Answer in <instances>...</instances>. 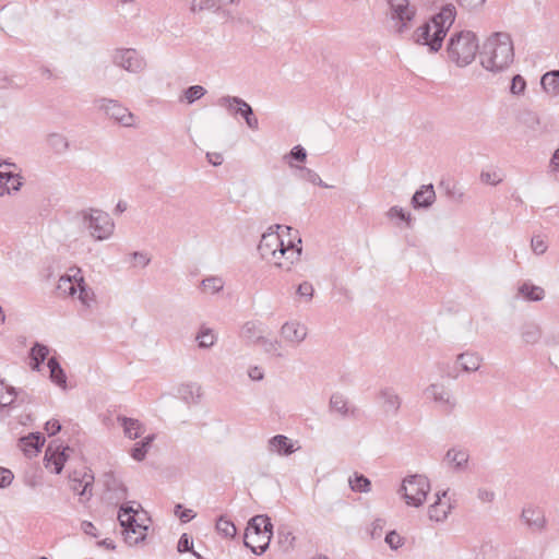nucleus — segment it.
Listing matches in <instances>:
<instances>
[{"label":"nucleus","mask_w":559,"mask_h":559,"mask_svg":"<svg viewBox=\"0 0 559 559\" xmlns=\"http://www.w3.org/2000/svg\"><path fill=\"white\" fill-rule=\"evenodd\" d=\"M154 438V435H148L145 438H143V440L135 443L130 451L131 457L138 462L143 461L151 448Z\"/></svg>","instance_id":"37"},{"label":"nucleus","mask_w":559,"mask_h":559,"mask_svg":"<svg viewBox=\"0 0 559 559\" xmlns=\"http://www.w3.org/2000/svg\"><path fill=\"white\" fill-rule=\"evenodd\" d=\"M44 443L45 438L39 432L29 433L28 436L22 437L19 440L20 449L28 457L36 455Z\"/></svg>","instance_id":"22"},{"label":"nucleus","mask_w":559,"mask_h":559,"mask_svg":"<svg viewBox=\"0 0 559 559\" xmlns=\"http://www.w3.org/2000/svg\"><path fill=\"white\" fill-rule=\"evenodd\" d=\"M329 409L332 413L337 414L341 418H355L357 416V408L348 403L347 397L335 392L331 395L329 401Z\"/></svg>","instance_id":"17"},{"label":"nucleus","mask_w":559,"mask_h":559,"mask_svg":"<svg viewBox=\"0 0 559 559\" xmlns=\"http://www.w3.org/2000/svg\"><path fill=\"white\" fill-rule=\"evenodd\" d=\"M68 450H70L69 447L61 449L60 445L53 448L52 444H49L45 453L46 467L50 468L52 466L53 472L60 474L68 459L66 453Z\"/></svg>","instance_id":"18"},{"label":"nucleus","mask_w":559,"mask_h":559,"mask_svg":"<svg viewBox=\"0 0 559 559\" xmlns=\"http://www.w3.org/2000/svg\"><path fill=\"white\" fill-rule=\"evenodd\" d=\"M307 158V151L301 145H295L289 154L284 156V160L294 168V164L292 163V159L298 160V162H305Z\"/></svg>","instance_id":"52"},{"label":"nucleus","mask_w":559,"mask_h":559,"mask_svg":"<svg viewBox=\"0 0 559 559\" xmlns=\"http://www.w3.org/2000/svg\"><path fill=\"white\" fill-rule=\"evenodd\" d=\"M469 454L467 450L461 448H452L448 450L444 461L449 467L455 472H464L467 469Z\"/></svg>","instance_id":"21"},{"label":"nucleus","mask_w":559,"mask_h":559,"mask_svg":"<svg viewBox=\"0 0 559 559\" xmlns=\"http://www.w3.org/2000/svg\"><path fill=\"white\" fill-rule=\"evenodd\" d=\"M205 94L206 90L202 85H192L185 90L180 102L185 100L187 104L191 105L201 99Z\"/></svg>","instance_id":"46"},{"label":"nucleus","mask_w":559,"mask_h":559,"mask_svg":"<svg viewBox=\"0 0 559 559\" xmlns=\"http://www.w3.org/2000/svg\"><path fill=\"white\" fill-rule=\"evenodd\" d=\"M202 395V386L197 382H185L177 388V396L188 405L200 403Z\"/></svg>","instance_id":"20"},{"label":"nucleus","mask_w":559,"mask_h":559,"mask_svg":"<svg viewBox=\"0 0 559 559\" xmlns=\"http://www.w3.org/2000/svg\"><path fill=\"white\" fill-rule=\"evenodd\" d=\"M543 336L542 326L533 321L525 322L520 328L521 341L526 345H536Z\"/></svg>","instance_id":"24"},{"label":"nucleus","mask_w":559,"mask_h":559,"mask_svg":"<svg viewBox=\"0 0 559 559\" xmlns=\"http://www.w3.org/2000/svg\"><path fill=\"white\" fill-rule=\"evenodd\" d=\"M195 340L200 348L207 349L213 347L217 342V334L214 330L202 325L197 333Z\"/></svg>","instance_id":"35"},{"label":"nucleus","mask_w":559,"mask_h":559,"mask_svg":"<svg viewBox=\"0 0 559 559\" xmlns=\"http://www.w3.org/2000/svg\"><path fill=\"white\" fill-rule=\"evenodd\" d=\"M238 109H240L239 115L245 119L248 128H250L251 130H258L259 121L253 114L252 107L246 100L242 99V105Z\"/></svg>","instance_id":"45"},{"label":"nucleus","mask_w":559,"mask_h":559,"mask_svg":"<svg viewBox=\"0 0 559 559\" xmlns=\"http://www.w3.org/2000/svg\"><path fill=\"white\" fill-rule=\"evenodd\" d=\"M455 15L454 5H444L438 14L414 32L415 41L429 47L431 52H437L442 47V41L454 23Z\"/></svg>","instance_id":"3"},{"label":"nucleus","mask_w":559,"mask_h":559,"mask_svg":"<svg viewBox=\"0 0 559 559\" xmlns=\"http://www.w3.org/2000/svg\"><path fill=\"white\" fill-rule=\"evenodd\" d=\"M388 4L395 31L401 34L409 29L416 16V8L411 4V0H388Z\"/></svg>","instance_id":"8"},{"label":"nucleus","mask_w":559,"mask_h":559,"mask_svg":"<svg viewBox=\"0 0 559 559\" xmlns=\"http://www.w3.org/2000/svg\"><path fill=\"white\" fill-rule=\"evenodd\" d=\"M540 84L550 96H559V70L545 73L542 76Z\"/></svg>","instance_id":"32"},{"label":"nucleus","mask_w":559,"mask_h":559,"mask_svg":"<svg viewBox=\"0 0 559 559\" xmlns=\"http://www.w3.org/2000/svg\"><path fill=\"white\" fill-rule=\"evenodd\" d=\"M503 180L500 170L496 168L485 169L480 173V181L486 185L497 186Z\"/></svg>","instance_id":"51"},{"label":"nucleus","mask_w":559,"mask_h":559,"mask_svg":"<svg viewBox=\"0 0 559 559\" xmlns=\"http://www.w3.org/2000/svg\"><path fill=\"white\" fill-rule=\"evenodd\" d=\"M477 498L481 502L489 503L492 502L495 499V492L487 488H479L477 490Z\"/></svg>","instance_id":"60"},{"label":"nucleus","mask_w":559,"mask_h":559,"mask_svg":"<svg viewBox=\"0 0 559 559\" xmlns=\"http://www.w3.org/2000/svg\"><path fill=\"white\" fill-rule=\"evenodd\" d=\"M255 345L260 346L264 350V353H266L273 357H277V358L283 357V354L281 352V349H282L281 342L277 340H274V338H270L265 334L261 337V340Z\"/></svg>","instance_id":"38"},{"label":"nucleus","mask_w":559,"mask_h":559,"mask_svg":"<svg viewBox=\"0 0 559 559\" xmlns=\"http://www.w3.org/2000/svg\"><path fill=\"white\" fill-rule=\"evenodd\" d=\"M481 357L476 353H462L456 357V364L465 372L477 371L481 366Z\"/></svg>","instance_id":"30"},{"label":"nucleus","mask_w":559,"mask_h":559,"mask_svg":"<svg viewBox=\"0 0 559 559\" xmlns=\"http://www.w3.org/2000/svg\"><path fill=\"white\" fill-rule=\"evenodd\" d=\"M280 334L288 345L297 347L307 338L308 329L304 323L290 320L282 325Z\"/></svg>","instance_id":"13"},{"label":"nucleus","mask_w":559,"mask_h":559,"mask_svg":"<svg viewBox=\"0 0 559 559\" xmlns=\"http://www.w3.org/2000/svg\"><path fill=\"white\" fill-rule=\"evenodd\" d=\"M273 532L264 530L262 534H259V537L247 538L245 536V545L251 549V551L255 555H262L267 549Z\"/></svg>","instance_id":"29"},{"label":"nucleus","mask_w":559,"mask_h":559,"mask_svg":"<svg viewBox=\"0 0 559 559\" xmlns=\"http://www.w3.org/2000/svg\"><path fill=\"white\" fill-rule=\"evenodd\" d=\"M217 105L225 108L230 115L236 116L239 115L240 109L242 105V98L238 96H222L217 100Z\"/></svg>","instance_id":"41"},{"label":"nucleus","mask_w":559,"mask_h":559,"mask_svg":"<svg viewBox=\"0 0 559 559\" xmlns=\"http://www.w3.org/2000/svg\"><path fill=\"white\" fill-rule=\"evenodd\" d=\"M79 217L95 241L108 240L114 235L115 222L107 212L90 207L82 210Z\"/></svg>","instance_id":"5"},{"label":"nucleus","mask_w":559,"mask_h":559,"mask_svg":"<svg viewBox=\"0 0 559 559\" xmlns=\"http://www.w3.org/2000/svg\"><path fill=\"white\" fill-rule=\"evenodd\" d=\"M83 281L84 277L82 275L81 269L71 267L67 274L59 278L57 290L62 296H74Z\"/></svg>","instance_id":"14"},{"label":"nucleus","mask_w":559,"mask_h":559,"mask_svg":"<svg viewBox=\"0 0 559 559\" xmlns=\"http://www.w3.org/2000/svg\"><path fill=\"white\" fill-rule=\"evenodd\" d=\"M295 536L286 527L278 528L277 531V543L284 551H288L293 548Z\"/></svg>","instance_id":"49"},{"label":"nucleus","mask_w":559,"mask_h":559,"mask_svg":"<svg viewBox=\"0 0 559 559\" xmlns=\"http://www.w3.org/2000/svg\"><path fill=\"white\" fill-rule=\"evenodd\" d=\"M272 528L273 525L267 515H255L249 521L245 535L247 538H254L259 537V534H262L264 530L272 531Z\"/></svg>","instance_id":"26"},{"label":"nucleus","mask_w":559,"mask_h":559,"mask_svg":"<svg viewBox=\"0 0 559 559\" xmlns=\"http://www.w3.org/2000/svg\"><path fill=\"white\" fill-rule=\"evenodd\" d=\"M436 501L429 506V519L436 522H443L451 512L452 504L448 498V491L443 490L436 493Z\"/></svg>","instance_id":"16"},{"label":"nucleus","mask_w":559,"mask_h":559,"mask_svg":"<svg viewBox=\"0 0 559 559\" xmlns=\"http://www.w3.org/2000/svg\"><path fill=\"white\" fill-rule=\"evenodd\" d=\"M47 366L50 371L51 381L58 386L66 389L67 388V376L61 368L59 361L56 357H51L48 359Z\"/></svg>","instance_id":"33"},{"label":"nucleus","mask_w":559,"mask_h":559,"mask_svg":"<svg viewBox=\"0 0 559 559\" xmlns=\"http://www.w3.org/2000/svg\"><path fill=\"white\" fill-rule=\"evenodd\" d=\"M118 520L123 527L124 540L130 546L138 545L146 537L147 525L142 523L139 512L130 506H122L118 513Z\"/></svg>","instance_id":"7"},{"label":"nucleus","mask_w":559,"mask_h":559,"mask_svg":"<svg viewBox=\"0 0 559 559\" xmlns=\"http://www.w3.org/2000/svg\"><path fill=\"white\" fill-rule=\"evenodd\" d=\"M377 401L383 414L391 417L399 415L403 404L401 395L392 386L381 388L377 393Z\"/></svg>","instance_id":"12"},{"label":"nucleus","mask_w":559,"mask_h":559,"mask_svg":"<svg viewBox=\"0 0 559 559\" xmlns=\"http://www.w3.org/2000/svg\"><path fill=\"white\" fill-rule=\"evenodd\" d=\"M548 247L549 245L547 236L538 234L531 238V250L535 255L539 257L545 254L548 250Z\"/></svg>","instance_id":"47"},{"label":"nucleus","mask_w":559,"mask_h":559,"mask_svg":"<svg viewBox=\"0 0 559 559\" xmlns=\"http://www.w3.org/2000/svg\"><path fill=\"white\" fill-rule=\"evenodd\" d=\"M216 530L225 537H234L237 532L235 524L225 516H221L217 520Z\"/></svg>","instance_id":"50"},{"label":"nucleus","mask_w":559,"mask_h":559,"mask_svg":"<svg viewBox=\"0 0 559 559\" xmlns=\"http://www.w3.org/2000/svg\"><path fill=\"white\" fill-rule=\"evenodd\" d=\"M481 67L492 73L507 70L514 60V47L511 36L504 32L492 33L484 41L479 51Z\"/></svg>","instance_id":"2"},{"label":"nucleus","mask_w":559,"mask_h":559,"mask_svg":"<svg viewBox=\"0 0 559 559\" xmlns=\"http://www.w3.org/2000/svg\"><path fill=\"white\" fill-rule=\"evenodd\" d=\"M49 354L46 345L36 343L31 349V359L34 361L33 369L39 370V365L44 362Z\"/></svg>","instance_id":"44"},{"label":"nucleus","mask_w":559,"mask_h":559,"mask_svg":"<svg viewBox=\"0 0 559 559\" xmlns=\"http://www.w3.org/2000/svg\"><path fill=\"white\" fill-rule=\"evenodd\" d=\"M385 543L392 548L397 549L403 545V538L396 532H389L385 536Z\"/></svg>","instance_id":"57"},{"label":"nucleus","mask_w":559,"mask_h":559,"mask_svg":"<svg viewBox=\"0 0 559 559\" xmlns=\"http://www.w3.org/2000/svg\"><path fill=\"white\" fill-rule=\"evenodd\" d=\"M521 518L525 525L535 533H542L547 527V519L542 508L527 506L523 508Z\"/></svg>","instance_id":"15"},{"label":"nucleus","mask_w":559,"mask_h":559,"mask_svg":"<svg viewBox=\"0 0 559 559\" xmlns=\"http://www.w3.org/2000/svg\"><path fill=\"white\" fill-rule=\"evenodd\" d=\"M349 487L355 492H369L371 490L370 480L362 474L355 473L348 479Z\"/></svg>","instance_id":"40"},{"label":"nucleus","mask_w":559,"mask_h":559,"mask_svg":"<svg viewBox=\"0 0 559 559\" xmlns=\"http://www.w3.org/2000/svg\"><path fill=\"white\" fill-rule=\"evenodd\" d=\"M386 216L390 219L399 218L401 221H404L409 226L412 223V216L409 213H406L401 206L394 205L390 207V210L386 212Z\"/></svg>","instance_id":"54"},{"label":"nucleus","mask_w":559,"mask_h":559,"mask_svg":"<svg viewBox=\"0 0 559 559\" xmlns=\"http://www.w3.org/2000/svg\"><path fill=\"white\" fill-rule=\"evenodd\" d=\"M258 251L263 260L272 263L277 269L290 271L293 265L300 260L302 252L301 239L297 238V242L290 239L285 243L281 234L270 227L262 235Z\"/></svg>","instance_id":"1"},{"label":"nucleus","mask_w":559,"mask_h":559,"mask_svg":"<svg viewBox=\"0 0 559 559\" xmlns=\"http://www.w3.org/2000/svg\"><path fill=\"white\" fill-rule=\"evenodd\" d=\"M117 420L123 429L124 437L131 440L140 438L144 432V427L138 419L119 416Z\"/></svg>","instance_id":"28"},{"label":"nucleus","mask_w":559,"mask_h":559,"mask_svg":"<svg viewBox=\"0 0 559 559\" xmlns=\"http://www.w3.org/2000/svg\"><path fill=\"white\" fill-rule=\"evenodd\" d=\"M225 282L221 276H209L201 281L200 287L203 293L214 295L223 290Z\"/></svg>","instance_id":"39"},{"label":"nucleus","mask_w":559,"mask_h":559,"mask_svg":"<svg viewBox=\"0 0 559 559\" xmlns=\"http://www.w3.org/2000/svg\"><path fill=\"white\" fill-rule=\"evenodd\" d=\"M431 487L429 479L425 475H409L402 481L399 493L409 507H421L429 493Z\"/></svg>","instance_id":"6"},{"label":"nucleus","mask_w":559,"mask_h":559,"mask_svg":"<svg viewBox=\"0 0 559 559\" xmlns=\"http://www.w3.org/2000/svg\"><path fill=\"white\" fill-rule=\"evenodd\" d=\"M96 106L119 124L128 128L135 126V116L118 100L99 98L96 100Z\"/></svg>","instance_id":"10"},{"label":"nucleus","mask_w":559,"mask_h":559,"mask_svg":"<svg viewBox=\"0 0 559 559\" xmlns=\"http://www.w3.org/2000/svg\"><path fill=\"white\" fill-rule=\"evenodd\" d=\"M48 147L57 155H63L71 148L70 140L67 135L59 132L49 133L46 136Z\"/></svg>","instance_id":"27"},{"label":"nucleus","mask_w":559,"mask_h":559,"mask_svg":"<svg viewBox=\"0 0 559 559\" xmlns=\"http://www.w3.org/2000/svg\"><path fill=\"white\" fill-rule=\"evenodd\" d=\"M460 4L468 10H476L486 2V0H459Z\"/></svg>","instance_id":"64"},{"label":"nucleus","mask_w":559,"mask_h":559,"mask_svg":"<svg viewBox=\"0 0 559 559\" xmlns=\"http://www.w3.org/2000/svg\"><path fill=\"white\" fill-rule=\"evenodd\" d=\"M112 63L129 73L139 74L146 68L144 57L133 48H118L112 53Z\"/></svg>","instance_id":"9"},{"label":"nucleus","mask_w":559,"mask_h":559,"mask_svg":"<svg viewBox=\"0 0 559 559\" xmlns=\"http://www.w3.org/2000/svg\"><path fill=\"white\" fill-rule=\"evenodd\" d=\"M544 342L548 347L559 346V330L550 331Z\"/></svg>","instance_id":"61"},{"label":"nucleus","mask_w":559,"mask_h":559,"mask_svg":"<svg viewBox=\"0 0 559 559\" xmlns=\"http://www.w3.org/2000/svg\"><path fill=\"white\" fill-rule=\"evenodd\" d=\"M248 376L253 381H261L264 378V371L259 366H252L248 370Z\"/></svg>","instance_id":"63"},{"label":"nucleus","mask_w":559,"mask_h":559,"mask_svg":"<svg viewBox=\"0 0 559 559\" xmlns=\"http://www.w3.org/2000/svg\"><path fill=\"white\" fill-rule=\"evenodd\" d=\"M94 477L88 474H84L82 479L72 478L71 488L73 491L78 492L81 497H86L87 499L92 496L91 487L93 484Z\"/></svg>","instance_id":"36"},{"label":"nucleus","mask_w":559,"mask_h":559,"mask_svg":"<svg viewBox=\"0 0 559 559\" xmlns=\"http://www.w3.org/2000/svg\"><path fill=\"white\" fill-rule=\"evenodd\" d=\"M78 293V298L81 305L86 309L92 308V306L95 304V293L85 284V281H83L82 285L79 286Z\"/></svg>","instance_id":"43"},{"label":"nucleus","mask_w":559,"mask_h":559,"mask_svg":"<svg viewBox=\"0 0 559 559\" xmlns=\"http://www.w3.org/2000/svg\"><path fill=\"white\" fill-rule=\"evenodd\" d=\"M14 476L10 469L0 467V488H5L11 485Z\"/></svg>","instance_id":"58"},{"label":"nucleus","mask_w":559,"mask_h":559,"mask_svg":"<svg viewBox=\"0 0 559 559\" xmlns=\"http://www.w3.org/2000/svg\"><path fill=\"white\" fill-rule=\"evenodd\" d=\"M424 394L447 414L452 413L457 406V401L452 391L441 382L429 384Z\"/></svg>","instance_id":"11"},{"label":"nucleus","mask_w":559,"mask_h":559,"mask_svg":"<svg viewBox=\"0 0 559 559\" xmlns=\"http://www.w3.org/2000/svg\"><path fill=\"white\" fill-rule=\"evenodd\" d=\"M266 449L270 453L280 456H288L297 450L293 440L284 435H276L269 439Z\"/></svg>","instance_id":"19"},{"label":"nucleus","mask_w":559,"mask_h":559,"mask_svg":"<svg viewBox=\"0 0 559 559\" xmlns=\"http://www.w3.org/2000/svg\"><path fill=\"white\" fill-rule=\"evenodd\" d=\"M193 546L192 540H190L187 534H182L178 540L177 549L179 552L190 551Z\"/></svg>","instance_id":"59"},{"label":"nucleus","mask_w":559,"mask_h":559,"mask_svg":"<svg viewBox=\"0 0 559 559\" xmlns=\"http://www.w3.org/2000/svg\"><path fill=\"white\" fill-rule=\"evenodd\" d=\"M526 83L521 75H514L511 82L510 91L514 95H520L525 91Z\"/></svg>","instance_id":"56"},{"label":"nucleus","mask_w":559,"mask_h":559,"mask_svg":"<svg viewBox=\"0 0 559 559\" xmlns=\"http://www.w3.org/2000/svg\"><path fill=\"white\" fill-rule=\"evenodd\" d=\"M45 430L49 436H53L61 430V424L57 419H50L46 423Z\"/></svg>","instance_id":"62"},{"label":"nucleus","mask_w":559,"mask_h":559,"mask_svg":"<svg viewBox=\"0 0 559 559\" xmlns=\"http://www.w3.org/2000/svg\"><path fill=\"white\" fill-rule=\"evenodd\" d=\"M297 170L299 171L298 178L305 181H308L312 185H317L322 188H331V186L326 185L320 176L312 169L307 167L297 166Z\"/></svg>","instance_id":"42"},{"label":"nucleus","mask_w":559,"mask_h":559,"mask_svg":"<svg viewBox=\"0 0 559 559\" xmlns=\"http://www.w3.org/2000/svg\"><path fill=\"white\" fill-rule=\"evenodd\" d=\"M479 45L475 33L461 31L453 34L448 43L449 59L457 67H466L475 59Z\"/></svg>","instance_id":"4"},{"label":"nucleus","mask_w":559,"mask_h":559,"mask_svg":"<svg viewBox=\"0 0 559 559\" xmlns=\"http://www.w3.org/2000/svg\"><path fill=\"white\" fill-rule=\"evenodd\" d=\"M264 334L263 324L259 321H248L240 330V337L252 345H255Z\"/></svg>","instance_id":"25"},{"label":"nucleus","mask_w":559,"mask_h":559,"mask_svg":"<svg viewBox=\"0 0 559 559\" xmlns=\"http://www.w3.org/2000/svg\"><path fill=\"white\" fill-rule=\"evenodd\" d=\"M19 396V391L4 380H0V408L12 407Z\"/></svg>","instance_id":"31"},{"label":"nucleus","mask_w":559,"mask_h":559,"mask_svg":"<svg viewBox=\"0 0 559 559\" xmlns=\"http://www.w3.org/2000/svg\"><path fill=\"white\" fill-rule=\"evenodd\" d=\"M129 259L133 269H144L151 263V255L144 251H134L130 253Z\"/></svg>","instance_id":"48"},{"label":"nucleus","mask_w":559,"mask_h":559,"mask_svg":"<svg viewBox=\"0 0 559 559\" xmlns=\"http://www.w3.org/2000/svg\"><path fill=\"white\" fill-rule=\"evenodd\" d=\"M436 201V192L431 183L424 185L417 190L412 198V205L415 209H428Z\"/></svg>","instance_id":"23"},{"label":"nucleus","mask_w":559,"mask_h":559,"mask_svg":"<svg viewBox=\"0 0 559 559\" xmlns=\"http://www.w3.org/2000/svg\"><path fill=\"white\" fill-rule=\"evenodd\" d=\"M296 294L298 297L305 299L306 302H309L313 297L314 288L310 282L306 281L299 284Z\"/></svg>","instance_id":"55"},{"label":"nucleus","mask_w":559,"mask_h":559,"mask_svg":"<svg viewBox=\"0 0 559 559\" xmlns=\"http://www.w3.org/2000/svg\"><path fill=\"white\" fill-rule=\"evenodd\" d=\"M519 294L530 301H540L545 298L544 288L531 283H523L519 287Z\"/></svg>","instance_id":"34"},{"label":"nucleus","mask_w":559,"mask_h":559,"mask_svg":"<svg viewBox=\"0 0 559 559\" xmlns=\"http://www.w3.org/2000/svg\"><path fill=\"white\" fill-rule=\"evenodd\" d=\"M22 185V177L20 175L7 173L4 181L5 193L10 194L11 192L19 191Z\"/></svg>","instance_id":"53"}]
</instances>
